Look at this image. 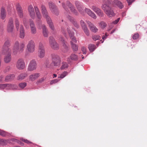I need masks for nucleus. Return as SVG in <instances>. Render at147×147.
Returning <instances> with one entry per match:
<instances>
[{
  "instance_id": "obj_1",
  "label": "nucleus",
  "mask_w": 147,
  "mask_h": 147,
  "mask_svg": "<svg viewBox=\"0 0 147 147\" xmlns=\"http://www.w3.org/2000/svg\"><path fill=\"white\" fill-rule=\"evenodd\" d=\"M101 7L105 14L109 17L115 16V13L111 7L110 5L112 3V0H102Z\"/></svg>"
},
{
  "instance_id": "obj_2",
  "label": "nucleus",
  "mask_w": 147,
  "mask_h": 147,
  "mask_svg": "<svg viewBox=\"0 0 147 147\" xmlns=\"http://www.w3.org/2000/svg\"><path fill=\"white\" fill-rule=\"evenodd\" d=\"M10 42L9 40L5 41L2 49V53L5 54L4 61L6 63L10 62L11 60V50L10 47Z\"/></svg>"
},
{
  "instance_id": "obj_3",
  "label": "nucleus",
  "mask_w": 147,
  "mask_h": 147,
  "mask_svg": "<svg viewBox=\"0 0 147 147\" xmlns=\"http://www.w3.org/2000/svg\"><path fill=\"white\" fill-rule=\"evenodd\" d=\"M25 44L24 42L19 43L18 41H16L13 48V53L15 55L20 54L24 50Z\"/></svg>"
},
{
  "instance_id": "obj_4",
  "label": "nucleus",
  "mask_w": 147,
  "mask_h": 147,
  "mask_svg": "<svg viewBox=\"0 0 147 147\" xmlns=\"http://www.w3.org/2000/svg\"><path fill=\"white\" fill-rule=\"evenodd\" d=\"M41 11L43 16L47 19V23L49 25V27L51 30H54V28L52 20L48 16L45 7L44 6L42 5L41 6Z\"/></svg>"
},
{
  "instance_id": "obj_5",
  "label": "nucleus",
  "mask_w": 147,
  "mask_h": 147,
  "mask_svg": "<svg viewBox=\"0 0 147 147\" xmlns=\"http://www.w3.org/2000/svg\"><path fill=\"white\" fill-rule=\"evenodd\" d=\"M15 23L17 30V31L19 30L20 37L21 38H24L25 36V33L23 26L22 25H20V26L19 22L17 19L15 20Z\"/></svg>"
},
{
  "instance_id": "obj_6",
  "label": "nucleus",
  "mask_w": 147,
  "mask_h": 147,
  "mask_svg": "<svg viewBox=\"0 0 147 147\" xmlns=\"http://www.w3.org/2000/svg\"><path fill=\"white\" fill-rule=\"evenodd\" d=\"M38 55V57L40 58H43L45 56V48L43 44L41 42H40L39 44Z\"/></svg>"
},
{
  "instance_id": "obj_7",
  "label": "nucleus",
  "mask_w": 147,
  "mask_h": 147,
  "mask_svg": "<svg viewBox=\"0 0 147 147\" xmlns=\"http://www.w3.org/2000/svg\"><path fill=\"white\" fill-rule=\"evenodd\" d=\"M35 45L34 41L32 40L29 41L27 45L26 49L30 53H33L35 50Z\"/></svg>"
},
{
  "instance_id": "obj_8",
  "label": "nucleus",
  "mask_w": 147,
  "mask_h": 147,
  "mask_svg": "<svg viewBox=\"0 0 147 147\" xmlns=\"http://www.w3.org/2000/svg\"><path fill=\"white\" fill-rule=\"evenodd\" d=\"M49 41L50 45L52 49L55 50H57L59 49V45L53 36H51L49 37Z\"/></svg>"
},
{
  "instance_id": "obj_9",
  "label": "nucleus",
  "mask_w": 147,
  "mask_h": 147,
  "mask_svg": "<svg viewBox=\"0 0 147 147\" xmlns=\"http://www.w3.org/2000/svg\"><path fill=\"white\" fill-rule=\"evenodd\" d=\"M52 64L53 66H58L60 65L61 63V60L59 57L54 54L52 55Z\"/></svg>"
},
{
  "instance_id": "obj_10",
  "label": "nucleus",
  "mask_w": 147,
  "mask_h": 147,
  "mask_svg": "<svg viewBox=\"0 0 147 147\" xmlns=\"http://www.w3.org/2000/svg\"><path fill=\"white\" fill-rule=\"evenodd\" d=\"M16 65V67L20 70L23 69L25 67V63L24 60L22 59H18Z\"/></svg>"
},
{
  "instance_id": "obj_11",
  "label": "nucleus",
  "mask_w": 147,
  "mask_h": 147,
  "mask_svg": "<svg viewBox=\"0 0 147 147\" xmlns=\"http://www.w3.org/2000/svg\"><path fill=\"white\" fill-rule=\"evenodd\" d=\"M37 64L36 61L34 59L31 60L29 63L27 69L28 70L32 71L36 69Z\"/></svg>"
},
{
  "instance_id": "obj_12",
  "label": "nucleus",
  "mask_w": 147,
  "mask_h": 147,
  "mask_svg": "<svg viewBox=\"0 0 147 147\" xmlns=\"http://www.w3.org/2000/svg\"><path fill=\"white\" fill-rule=\"evenodd\" d=\"M14 28L13 19L11 18L9 19L7 30L8 32H12L13 31Z\"/></svg>"
},
{
  "instance_id": "obj_13",
  "label": "nucleus",
  "mask_w": 147,
  "mask_h": 147,
  "mask_svg": "<svg viewBox=\"0 0 147 147\" xmlns=\"http://www.w3.org/2000/svg\"><path fill=\"white\" fill-rule=\"evenodd\" d=\"M67 30L69 34V36L71 40L70 41L71 45L75 44L77 40L74 36V32L71 31L70 29L68 28H67Z\"/></svg>"
},
{
  "instance_id": "obj_14",
  "label": "nucleus",
  "mask_w": 147,
  "mask_h": 147,
  "mask_svg": "<svg viewBox=\"0 0 147 147\" xmlns=\"http://www.w3.org/2000/svg\"><path fill=\"white\" fill-rule=\"evenodd\" d=\"M49 5L51 11L53 13L56 15L58 14L59 12L57 8L53 3L51 2H49Z\"/></svg>"
},
{
  "instance_id": "obj_15",
  "label": "nucleus",
  "mask_w": 147,
  "mask_h": 147,
  "mask_svg": "<svg viewBox=\"0 0 147 147\" xmlns=\"http://www.w3.org/2000/svg\"><path fill=\"white\" fill-rule=\"evenodd\" d=\"M30 22V26L31 32L32 34H35L36 33V29L33 21L31 19L29 20Z\"/></svg>"
},
{
  "instance_id": "obj_16",
  "label": "nucleus",
  "mask_w": 147,
  "mask_h": 147,
  "mask_svg": "<svg viewBox=\"0 0 147 147\" xmlns=\"http://www.w3.org/2000/svg\"><path fill=\"white\" fill-rule=\"evenodd\" d=\"M85 11L92 18L95 19L97 18L96 15L90 9L86 8L85 9Z\"/></svg>"
},
{
  "instance_id": "obj_17",
  "label": "nucleus",
  "mask_w": 147,
  "mask_h": 147,
  "mask_svg": "<svg viewBox=\"0 0 147 147\" xmlns=\"http://www.w3.org/2000/svg\"><path fill=\"white\" fill-rule=\"evenodd\" d=\"M28 10L31 17L34 19L35 17V15L34 9L32 6L31 5L29 6L28 7Z\"/></svg>"
},
{
  "instance_id": "obj_18",
  "label": "nucleus",
  "mask_w": 147,
  "mask_h": 147,
  "mask_svg": "<svg viewBox=\"0 0 147 147\" xmlns=\"http://www.w3.org/2000/svg\"><path fill=\"white\" fill-rule=\"evenodd\" d=\"M66 5L69 8L70 10L75 15L77 14V12L74 6L69 2L67 1L66 3Z\"/></svg>"
},
{
  "instance_id": "obj_19",
  "label": "nucleus",
  "mask_w": 147,
  "mask_h": 147,
  "mask_svg": "<svg viewBox=\"0 0 147 147\" xmlns=\"http://www.w3.org/2000/svg\"><path fill=\"white\" fill-rule=\"evenodd\" d=\"M38 73H34L30 75L29 76V79L31 81H34L37 79L40 76Z\"/></svg>"
},
{
  "instance_id": "obj_20",
  "label": "nucleus",
  "mask_w": 147,
  "mask_h": 147,
  "mask_svg": "<svg viewBox=\"0 0 147 147\" xmlns=\"http://www.w3.org/2000/svg\"><path fill=\"white\" fill-rule=\"evenodd\" d=\"M89 26L91 31L92 32L96 33L98 31V29L92 23L88 22Z\"/></svg>"
},
{
  "instance_id": "obj_21",
  "label": "nucleus",
  "mask_w": 147,
  "mask_h": 147,
  "mask_svg": "<svg viewBox=\"0 0 147 147\" xmlns=\"http://www.w3.org/2000/svg\"><path fill=\"white\" fill-rule=\"evenodd\" d=\"M16 10L19 17L21 18H22L23 17V14L22 8L20 5H18L17 6Z\"/></svg>"
},
{
  "instance_id": "obj_22",
  "label": "nucleus",
  "mask_w": 147,
  "mask_h": 147,
  "mask_svg": "<svg viewBox=\"0 0 147 147\" xmlns=\"http://www.w3.org/2000/svg\"><path fill=\"white\" fill-rule=\"evenodd\" d=\"M68 18L69 20L73 24L74 26L78 28L79 27V26L77 24L75 20L73 17L69 16Z\"/></svg>"
},
{
  "instance_id": "obj_23",
  "label": "nucleus",
  "mask_w": 147,
  "mask_h": 147,
  "mask_svg": "<svg viewBox=\"0 0 147 147\" xmlns=\"http://www.w3.org/2000/svg\"><path fill=\"white\" fill-rule=\"evenodd\" d=\"M75 4L79 11L80 12L82 11L83 8L82 6V3L78 1H76Z\"/></svg>"
},
{
  "instance_id": "obj_24",
  "label": "nucleus",
  "mask_w": 147,
  "mask_h": 147,
  "mask_svg": "<svg viewBox=\"0 0 147 147\" xmlns=\"http://www.w3.org/2000/svg\"><path fill=\"white\" fill-rule=\"evenodd\" d=\"M113 2L114 5H116L120 9H122L123 7L122 3L118 0H114Z\"/></svg>"
},
{
  "instance_id": "obj_25",
  "label": "nucleus",
  "mask_w": 147,
  "mask_h": 147,
  "mask_svg": "<svg viewBox=\"0 0 147 147\" xmlns=\"http://www.w3.org/2000/svg\"><path fill=\"white\" fill-rule=\"evenodd\" d=\"M42 33L44 36L45 37H47L48 36V32L46 28V27L44 25H42Z\"/></svg>"
},
{
  "instance_id": "obj_26",
  "label": "nucleus",
  "mask_w": 147,
  "mask_h": 147,
  "mask_svg": "<svg viewBox=\"0 0 147 147\" xmlns=\"http://www.w3.org/2000/svg\"><path fill=\"white\" fill-rule=\"evenodd\" d=\"M6 17V13L5 9L2 7L1 9V18L2 20H4Z\"/></svg>"
},
{
  "instance_id": "obj_27",
  "label": "nucleus",
  "mask_w": 147,
  "mask_h": 147,
  "mask_svg": "<svg viewBox=\"0 0 147 147\" xmlns=\"http://www.w3.org/2000/svg\"><path fill=\"white\" fill-rule=\"evenodd\" d=\"M18 88V86L16 84H8L7 90H14L17 89Z\"/></svg>"
},
{
  "instance_id": "obj_28",
  "label": "nucleus",
  "mask_w": 147,
  "mask_h": 147,
  "mask_svg": "<svg viewBox=\"0 0 147 147\" xmlns=\"http://www.w3.org/2000/svg\"><path fill=\"white\" fill-rule=\"evenodd\" d=\"M78 59V57L77 55L75 54H72L68 58L67 61H70V60H72L76 61Z\"/></svg>"
},
{
  "instance_id": "obj_29",
  "label": "nucleus",
  "mask_w": 147,
  "mask_h": 147,
  "mask_svg": "<svg viewBox=\"0 0 147 147\" xmlns=\"http://www.w3.org/2000/svg\"><path fill=\"white\" fill-rule=\"evenodd\" d=\"M34 8L37 18L39 19H40L41 18V15L39 11L38 7L37 6H34Z\"/></svg>"
},
{
  "instance_id": "obj_30",
  "label": "nucleus",
  "mask_w": 147,
  "mask_h": 147,
  "mask_svg": "<svg viewBox=\"0 0 147 147\" xmlns=\"http://www.w3.org/2000/svg\"><path fill=\"white\" fill-rule=\"evenodd\" d=\"M14 78L15 75L14 74L9 75L6 77L5 80L6 81H9L13 80Z\"/></svg>"
},
{
  "instance_id": "obj_31",
  "label": "nucleus",
  "mask_w": 147,
  "mask_h": 147,
  "mask_svg": "<svg viewBox=\"0 0 147 147\" xmlns=\"http://www.w3.org/2000/svg\"><path fill=\"white\" fill-rule=\"evenodd\" d=\"M28 74L26 73H23L20 74L18 77V80H22L27 76Z\"/></svg>"
},
{
  "instance_id": "obj_32",
  "label": "nucleus",
  "mask_w": 147,
  "mask_h": 147,
  "mask_svg": "<svg viewBox=\"0 0 147 147\" xmlns=\"http://www.w3.org/2000/svg\"><path fill=\"white\" fill-rule=\"evenodd\" d=\"M11 135V134H10L0 129V135L5 137L6 136H9Z\"/></svg>"
},
{
  "instance_id": "obj_33",
  "label": "nucleus",
  "mask_w": 147,
  "mask_h": 147,
  "mask_svg": "<svg viewBox=\"0 0 147 147\" xmlns=\"http://www.w3.org/2000/svg\"><path fill=\"white\" fill-rule=\"evenodd\" d=\"M89 51L90 52H93L96 49V46L94 44H90L89 45L88 47Z\"/></svg>"
},
{
  "instance_id": "obj_34",
  "label": "nucleus",
  "mask_w": 147,
  "mask_h": 147,
  "mask_svg": "<svg viewBox=\"0 0 147 147\" xmlns=\"http://www.w3.org/2000/svg\"><path fill=\"white\" fill-rule=\"evenodd\" d=\"M8 143L7 140L3 139H0V145L4 146L6 145Z\"/></svg>"
},
{
  "instance_id": "obj_35",
  "label": "nucleus",
  "mask_w": 147,
  "mask_h": 147,
  "mask_svg": "<svg viewBox=\"0 0 147 147\" xmlns=\"http://www.w3.org/2000/svg\"><path fill=\"white\" fill-rule=\"evenodd\" d=\"M59 40L63 42V46L64 48H65L66 50H67L68 49L67 47L65 44V41L63 38L61 36H60V37L59 38Z\"/></svg>"
},
{
  "instance_id": "obj_36",
  "label": "nucleus",
  "mask_w": 147,
  "mask_h": 147,
  "mask_svg": "<svg viewBox=\"0 0 147 147\" xmlns=\"http://www.w3.org/2000/svg\"><path fill=\"white\" fill-rule=\"evenodd\" d=\"M68 74V72L66 71H64L60 74H59L58 76V78H63Z\"/></svg>"
},
{
  "instance_id": "obj_37",
  "label": "nucleus",
  "mask_w": 147,
  "mask_h": 147,
  "mask_svg": "<svg viewBox=\"0 0 147 147\" xmlns=\"http://www.w3.org/2000/svg\"><path fill=\"white\" fill-rule=\"evenodd\" d=\"M45 65L47 67L49 68H52L53 67V65L51 64V63H50V62L47 60L45 62Z\"/></svg>"
},
{
  "instance_id": "obj_38",
  "label": "nucleus",
  "mask_w": 147,
  "mask_h": 147,
  "mask_svg": "<svg viewBox=\"0 0 147 147\" xmlns=\"http://www.w3.org/2000/svg\"><path fill=\"white\" fill-rule=\"evenodd\" d=\"M82 28L85 34L88 36H89L90 35L87 26H85Z\"/></svg>"
},
{
  "instance_id": "obj_39",
  "label": "nucleus",
  "mask_w": 147,
  "mask_h": 147,
  "mask_svg": "<svg viewBox=\"0 0 147 147\" xmlns=\"http://www.w3.org/2000/svg\"><path fill=\"white\" fill-rule=\"evenodd\" d=\"M8 84H0V90H7Z\"/></svg>"
},
{
  "instance_id": "obj_40",
  "label": "nucleus",
  "mask_w": 147,
  "mask_h": 147,
  "mask_svg": "<svg viewBox=\"0 0 147 147\" xmlns=\"http://www.w3.org/2000/svg\"><path fill=\"white\" fill-rule=\"evenodd\" d=\"M90 8L92 9L94 12L95 13L96 12L99 10L100 9L96 6L95 5H93L91 7H90Z\"/></svg>"
},
{
  "instance_id": "obj_41",
  "label": "nucleus",
  "mask_w": 147,
  "mask_h": 147,
  "mask_svg": "<svg viewBox=\"0 0 147 147\" xmlns=\"http://www.w3.org/2000/svg\"><path fill=\"white\" fill-rule=\"evenodd\" d=\"M68 67V65L66 62H63L62 63V65L61 67V69H65L67 68Z\"/></svg>"
},
{
  "instance_id": "obj_42",
  "label": "nucleus",
  "mask_w": 147,
  "mask_h": 147,
  "mask_svg": "<svg viewBox=\"0 0 147 147\" xmlns=\"http://www.w3.org/2000/svg\"><path fill=\"white\" fill-rule=\"evenodd\" d=\"M96 14L99 16L102 17L103 16L104 14L103 11L100 9L96 13Z\"/></svg>"
},
{
  "instance_id": "obj_43",
  "label": "nucleus",
  "mask_w": 147,
  "mask_h": 147,
  "mask_svg": "<svg viewBox=\"0 0 147 147\" xmlns=\"http://www.w3.org/2000/svg\"><path fill=\"white\" fill-rule=\"evenodd\" d=\"M99 25L100 26L101 28L102 29L104 28L107 25L106 23L103 21L99 23Z\"/></svg>"
},
{
  "instance_id": "obj_44",
  "label": "nucleus",
  "mask_w": 147,
  "mask_h": 147,
  "mask_svg": "<svg viewBox=\"0 0 147 147\" xmlns=\"http://www.w3.org/2000/svg\"><path fill=\"white\" fill-rule=\"evenodd\" d=\"M27 85V84L26 82H22L20 83L19 84V86L21 88H24Z\"/></svg>"
},
{
  "instance_id": "obj_45",
  "label": "nucleus",
  "mask_w": 147,
  "mask_h": 147,
  "mask_svg": "<svg viewBox=\"0 0 147 147\" xmlns=\"http://www.w3.org/2000/svg\"><path fill=\"white\" fill-rule=\"evenodd\" d=\"M72 48L74 51H77L78 50V47L75 44L71 45Z\"/></svg>"
},
{
  "instance_id": "obj_46",
  "label": "nucleus",
  "mask_w": 147,
  "mask_h": 147,
  "mask_svg": "<svg viewBox=\"0 0 147 147\" xmlns=\"http://www.w3.org/2000/svg\"><path fill=\"white\" fill-rule=\"evenodd\" d=\"M139 37V35L138 33H136L132 36V38L134 40H136L138 39Z\"/></svg>"
},
{
  "instance_id": "obj_47",
  "label": "nucleus",
  "mask_w": 147,
  "mask_h": 147,
  "mask_svg": "<svg viewBox=\"0 0 147 147\" xmlns=\"http://www.w3.org/2000/svg\"><path fill=\"white\" fill-rule=\"evenodd\" d=\"M100 37L98 35H94L92 37V39L94 41L99 40L100 39Z\"/></svg>"
},
{
  "instance_id": "obj_48",
  "label": "nucleus",
  "mask_w": 147,
  "mask_h": 147,
  "mask_svg": "<svg viewBox=\"0 0 147 147\" xmlns=\"http://www.w3.org/2000/svg\"><path fill=\"white\" fill-rule=\"evenodd\" d=\"M7 141H8V143H11V141L13 142H17L18 143H19L20 142V141H19L18 140L15 139L14 138H12L10 139H8L7 140Z\"/></svg>"
},
{
  "instance_id": "obj_49",
  "label": "nucleus",
  "mask_w": 147,
  "mask_h": 147,
  "mask_svg": "<svg viewBox=\"0 0 147 147\" xmlns=\"http://www.w3.org/2000/svg\"><path fill=\"white\" fill-rule=\"evenodd\" d=\"M20 139H21V140H22L24 142H25V143H26V144H32V142L29 141V140H28L27 139H24L23 138H21Z\"/></svg>"
},
{
  "instance_id": "obj_50",
  "label": "nucleus",
  "mask_w": 147,
  "mask_h": 147,
  "mask_svg": "<svg viewBox=\"0 0 147 147\" xmlns=\"http://www.w3.org/2000/svg\"><path fill=\"white\" fill-rule=\"evenodd\" d=\"M59 80L57 79H55L53 80L50 82V84H52L56 83Z\"/></svg>"
},
{
  "instance_id": "obj_51",
  "label": "nucleus",
  "mask_w": 147,
  "mask_h": 147,
  "mask_svg": "<svg viewBox=\"0 0 147 147\" xmlns=\"http://www.w3.org/2000/svg\"><path fill=\"white\" fill-rule=\"evenodd\" d=\"M23 22L26 28H27L28 27V23L26 22V19L25 18H24L23 19Z\"/></svg>"
},
{
  "instance_id": "obj_52",
  "label": "nucleus",
  "mask_w": 147,
  "mask_h": 147,
  "mask_svg": "<svg viewBox=\"0 0 147 147\" xmlns=\"http://www.w3.org/2000/svg\"><path fill=\"white\" fill-rule=\"evenodd\" d=\"M80 24L82 28L86 26L83 20H81L80 21Z\"/></svg>"
},
{
  "instance_id": "obj_53",
  "label": "nucleus",
  "mask_w": 147,
  "mask_h": 147,
  "mask_svg": "<svg viewBox=\"0 0 147 147\" xmlns=\"http://www.w3.org/2000/svg\"><path fill=\"white\" fill-rule=\"evenodd\" d=\"M44 80V78H42L37 81V82H36V83L37 84H38V83H41Z\"/></svg>"
},
{
  "instance_id": "obj_54",
  "label": "nucleus",
  "mask_w": 147,
  "mask_h": 147,
  "mask_svg": "<svg viewBox=\"0 0 147 147\" xmlns=\"http://www.w3.org/2000/svg\"><path fill=\"white\" fill-rule=\"evenodd\" d=\"M120 20V18H118L117 20H115V21H114L113 23L114 24H117L119 21Z\"/></svg>"
},
{
  "instance_id": "obj_55",
  "label": "nucleus",
  "mask_w": 147,
  "mask_h": 147,
  "mask_svg": "<svg viewBox=\"0 0 147 147\" xmlns=\"http://www.w3.org/2000/svg\"><path fill=\"white\" fill-rule=\"evenodd\" d=\"M82 50L83 52V54H86V48L84 47H83L82 48Z\"/></svg>"
},
{
  "instance_id": "obj_56",
  "label": "nucleus",
  "mask_w": 147,
  "mask_h": 147,
  "mask_svg": "<svg viewBox=\"0 0 147 147\" xmlns=\"http://www.w3.org/2000/svg\"><path fill=\"white\" fill-rule=\"evenodd\" d=\"M127 1L128 4V5H130L134 2V0H127Z\"/></svg>"
},
{
  "instance_id": "obj_57",
  "label": "nucleus",
  "mask_w": 147,
  "mask_h": 147,
  "mask_svg": "<svg viewBox=\"0 0 147 147\" xmlns=\"http://www.w3.org/2000/svg\"><path fill=\"white\" fill-rule=\"evenodd\" d=\"M107 36L108 35H107V33H105V35L102 36V39H103V40H105L107 38Z\"/></svg>"
},
{
  "instance_id": "obj_58",
  "label": "nucleus",
  "mask_w": 147,
  "mask_h": 147,
  "mask_svg": "<svg viewBox=\"0 0 147 147\" xmlns=\"http://www.w3.org/2000/svg\"><path fill=\"white\" fill-rule=\"evenodd\" d=\"M62 6L64 9H65V10L67 12H68V9H67V8L66 7L64 3L62 4Z\"/></svg>"
},
{
  "instance_id": "obj_59",
  "label": "nucleus",
  "mask_w": 147,
  "mask_h": 147,
  "mask_svg": "<svg viewBox=\"0 0 147 147\" xmlns=\"http://www.w3.org/2000/svg\"><path fill=\"white\" fill-rule=\"evenodd\" d=\"M61 30H62V33H63V34L65 36V35H66L65 31V30L64 28L63 27H62L61 28Z\"/></svg>"
},
{
  "instance_id": "obj_60",
  "label": "nucleus",
  "mask_w": 147,
  "mask_h": 147,
  "mask_svg": "<svg viewBox=\"0 0 147 147\" xmlns=\"http://www.w3.org/2000/svg\"><path fill=\"white\" fill-rule=\"evenodd\" d=\"M10 67L9 66L7 67L5 69L6 71H8L10 69Z\"/></svg>"
},
{
  "instance_id": "obj_61",
  "label": "nucleus",
  "mask_w": 147,
  "mask_h": 147,
  "mask_svg": "<svg viewBox=\"0 0 147 147\" xmlns=\"http://www.w3.org/2000/svg\"><path fill=\"white\" fill-rule=\"evenodd\" d=\"M115 29H113V30L111 32V34H113V32H115Z\"/></svg>"
},
{
  "instance_id": "obj_62",
  "label": "nucleus",
  "mask_w": 147,
  "mask_h": 147,
  "mask_svg": "<svg viewBox=\"0 0 147 147\" xmlns=\"http://www.w3.org/2000/svg\"><path fill=\"white\" fill-rule=\"evenodd\" d=\"M53 75L54 76L53 77V78L54 77H56L57 76V75L55 74H53Z\"/></svg>"
},
{
  "instance_id": "obj_63",
  "label": "nucleus",
  "mask_w": 147,
  "mask_h": 147,
  "mask_svg": "<svg viewBox=\"0 0 147 147\" xmlns=\"http://www.w3.org/2000/svg\"><path fill=\"white\" fill-rule=\"evenodd\" d=\"M20 144H21V145L22 146H23L24 145V144L23 143H20Z\"/></svg>"
},
{
  "instance_id": "obj_64",
  "label": "nucleus",
  "mask_w": 147,
  "mask_h": 147,
  "mask_svg": "<svg viewBox=\"0 0 147 147\" xmlns=\"http://www.w3.org/2000/svg\"><path fill=\"white\" fill-rule=\"evenodd\" d=\"M100 41L102 42V43H103V42H104V40H101Z\"/></svg>"
}]
</instances>
